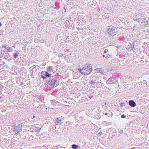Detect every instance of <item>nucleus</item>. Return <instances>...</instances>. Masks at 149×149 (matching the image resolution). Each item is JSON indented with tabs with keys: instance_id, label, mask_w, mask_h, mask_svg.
I'll return each mask as SVG.
<instances>
[{
	"instance_id": "19",
	"label": "nucleus",
	"mask_w": 149,
	"mask_h": 149,
	"mask_svg": "<svg viewBox=\"0 0 149 149\" xmlns=\"http://www.w3.org/2000/svg\"><path fill=\"white\" fill-rule=\"evenodd\" d=\"M13 51V49L11 47H9L8 49V52H12Z\"/></svg>"
},
{
	"instance_id": "32",
	"label": "nucleus",
	"mask_w": 149,
	"mask_h": 149,
	"mask_svg": "<svg viewBox=\"0 0 149 149\" xmlns=\"http://www.w3.org/2000/svg\"><path fill=\"white\" fill-rule=\"evenodd\" d=\"M146 23V24H146V23Z\"/></svg>"
},
{
	"instance_id": "13",
	"label": "nucleus",
	"mask_w": 149,
	"mask_h": 149,
	"mask_svg": "<svg viewBox=\"0 0 149 149\" xmlns=\"http://www.w3.org/2000/svg\"><path fill=\"white\" fill-rule=\"evenodd\" d=\"M72 148L73 149H78L79 146L78 145L73 144L72 145Z\"/></svg>"
},
{
	"instance_id": "15",
	"label": "nucleus",
	"mask_w": 149,
	"mask_h": 149,
	"mask_svg": "<svg viewBox=\"0 0 149 149\" xmlns=\"http://www.w3.org/2000/svg\"><path fill=\"white\" fill-rule=\"evenodd\" d=\"M19 54H17V53L15 54H13V56L15 58H17Z\"/></svg>"
},
{
	"instance_id": "21",
	"label": "nucleus",
	"mask_w": 149,
	"mask_h": 149,
	"mask_svg": "<svg viewBox=\"0 0 149 149\" xmlns=\"http://www.w3.org/2000/svg\"><path fill=\"white\" fill-rule=\"evenodd\" d=\"M96 82H95V81H91L90 82V84H93V85L95 84V83Z\"/></svg>"
},
{
	"instance_id": "24",
	"label": "nucleus",
	"mask_w": 149,
	"mask_h": 149,
	"mask_svg": "<svg viewBox=\"0 0 149 149\" xmlns=\"http://www.w3.org/2000/svg\"><path fill=\"white\" fill-rule=\"evenodd\" d=\"M124 104V103H121V104H120V106L122 107L123 106Z\"/></svg>"
},
{
	"instance_id": "2",
	"label": "nucleus",
	"mask_w": 149,
	"mask_h": 149,
	"mask_svg": "<svg viewBox=\"0 0 149 149\" xmlns=\"http://www.w3.org/2000/svg\"><path fill=\"white\" fill-rule=\"evenodd\" d=\"M22 124H20L18 125L16 127L14 128L13 131L15 133V134H18L21 131L22 129Z\"/></svg>"
},
{
	"instance_id": "22",
	"label": "nucleus",
	"mask_w": 149,
	"mask_h": 149,
	"mask_svg": "<svg viewBox=\"0 0 149 149\" xmlns=\"http://www.w3.org/2000/svg\"><path fill=\"white\" fill-rule=\"evenodd\" d=\"M134 48V46L133 45H131V47H130V48H131L132 50H133V49Z\"/></svg>"
},
{
	"instance_id": "14",
	"label": "nucleus",
	"mask_w": 149,
	"mask_h": 149,
	"mask_svg": "<svg viewBox=\"0 0 149 149\" xmlns=\"http://www.w3.org/2000/svg\"><path fill=\"white\" fill-rule=\"evenodd\" d=\"M133 20L134 21L137 22H138L139 23H140V21H139V18L138 17H135V18L134 17V19H133Z\"/></svg>"
},
{
	"instance_id": "4",
	"label": "nucleus",
	"mask_w": 149,
	"mask_h": 149,
	"mask_svg": "<svg viewBox=\"0 0 149 149\" xmlns=\"http://www.w3.org/2000/svg\"><path fill=\"white\" fill-rule=\"evenodd\" d=\"M53 76L50 77L51 82L52 83V85L54 86H56L59 84V83L57 82L56 79H55L54 78H53Z\"/></svg>"
},
{
	"instance_id": "10",
	"label": "nucleus",
	"mask_w": 149,
	"mask_h": 149,
	"mask_svg": "<svg viewBox=\"0 0 149 149\" xmlns=\"http://www.w3.org/2000/svg\"><path fill=\"white\" fill-rule=\"evenodd\" d=\"M95 70H96L98 72L101 73L102 74H104V71H103V69L102 68H97V69H95Z\"/></svg>"
},
{
	"instance_id": "7",
	"label": "nucleus",
	"mask_w": 149,
	"mask_h": 149,
	"mask_svg": "<svg viewBox=\"0 0 149 149\" xmlns=\"http://www.w3.org/2000/svg\"><path fill=\"white\" fill-rule=\"evenodd\" d=\"M61 120L60 118H57L55 119V124L57 125L60 124L61 123Z\"/></svg>"
},
{
	"instance_id": "1",
	"label": "nucleus",
	"mask_w": 149,
	"mask_h": 149,
	"mask_svg": "<svg viewBox=\"0 0 149 149\" xmlns=\"http://www.w3.org/2000/svg\"><path fill=\"white\" fill-rule=\"evenodd\" d=\"M92 66L91 64H86L82 68H79L78 70L83 75L89 74L92 71Z\"/></svg>"
},
{
	"instance_id": "6",
	"label": "nucleus",
	"mask_w": 149,
	"mask_h": 149,
	"mask_svg": "<svg viewBox=\"0 0 149 149\" xmlns=\"http://www.w3.org/2000/svg\"><path fill=\"white\" fill-rule=\"evenodd\" d=\"M143 13H140V15L139 16H138V18H139V20L140 21V23H142V19H143V18L144 17H145V15H144V14H143Z\"/></svg>"
},
{
	"instance_id": "28",
	"label": "nucleus",
	"mask_w": 149,
	"mask_h": 149,
	"mask_svg": "<svg viewBox=\"0 0 149 149\" xmlns=\"http://www.w3.org/2000/svg\"><path fill=\"white\" fill-rule=\"evenodd\" d=\"M2 25V24L1 22H0V26H1Z\"/></svg>"
},
{
	"instance_id": "3",
	"label": "nucleus",
	"mask_w": 149,
	"mask_h": 149,
	"mask_svg": "<svg viewBox=\"0 0 149 149\" xmlns=\"http://www.w3.org/2000/svg\"><path fill=\"white\" fill-rule=\"evenodd\" d=\"M107 30L108 33L110 35H112L114 34L113 36L116 34L115 30L114 27L111 26H109L107 28Z\"/></svg>"
},
{
	"instance_id": "20",
	"label": "nucleus",
	"mask_w": 149,
	"mask_h": 149,
	"mask_svg": "<svg viewBox=\"0 0 149 149\" xmlns=\"http://www.w3.org/2000/svg\"><path fill=\"white\" fill-rule=\"evenodd\" d=\"M47 84L50 86H52V82H51V78L50 79V80L48 81Z\"/></svg>"
},
{
	"instance_id": "29",
	"label": "nucleus",
	"mask_w": 149,
	"mask_h": 149,
	"mask_svg": "<svg viewBox=\"0 0 149 149\" xmlns=\"http://www.w3.org/2000/svg\"><path fill=\"white\" fill-rule=\"evenodd\" d=\"M35 116H33V118H35Z\"/></svg>"
},
{
	"instance_id": "17",
	"label": "nucleus",
	"mask_w": 149,
	"mask_h": 149,
	"mask_svg": "<svg viewBox=\"0 0 149 149\" xmlns=\"http://www.w3.org/2000/svg\"><path fill=\"white\" fill-rule=\"evenodd\" d=\"M62 133L66 131V128L65 127H63L62 128Z\"/></svg>"
},
{
	"instance_id": "8",
	"label": "nucleus",
	"mask_w": 149,
	"mask_h": 149,
	"mask_svg": "<svg viewBox=\"0 0 149 149\" xmlns=\"http://www.w3.org/2000/svg\"><path fill=\"white\" fill-rule=\"evenodd\" d=\"M129 104L130 106L133 107H134L136 106L135 102L132 100H130L129 102Z\"/></svg>"
},
{
	"instance_id": "18",
	"label": "nucleus",
	"mask_w": 149,
	"mask_h": 149,
	"mask_svg": "<svg viewBox=\"0 0 149 149\" xmlns=\"http://www.w3.org/2000/svg\"><path fill=\"white\" fill-rule=\"evenodd\" d=\"M45 75L46 77H50V74H49V73L47 72H45Z\"/></svg>"
},
{
	"instance_id": "26",
	"label": "nucleus",
	"mask_w": 149,
	"mask_h": 149,
	"mask_svg": "<svg viewBox=\"0 0 149 149\" xmlns=\"http://www.w3.org/2000/svg\"><path fill=\"white\" fill-rule=\"evenodd\" d=\"M42 78H43V79H45L46 78V77H45V76H42Z\"/></svg>"
},
{
	"instance_id": "25",
	"label": "nucleus",
	"mask_w": 149,
	"mask_h": 149,
	"mask_svg": "<svg viewBox=\"0 0 149 149\" xmlns=\"http://www.w3.org/2000/svg\"><path fill=\"white\" fill-rule=\"evenodd\" d=\"M107 51L108 50L105 49L104 51V54L105 53H106Z\"/></svg>"
},
{
	"instance_id": "5",
	"label": "nucleus",
	"mask_w": 149,
	"mask_h": 149,
	"mask_svg": "<svg viewBox=\"0 0 149 149\" xmlns=\"http://www.w3.org/2000/svg\"><path fill=\"white\" fill-rule=\"evenodd\" d=\"M117 82V80H115L114 79L113 77H111L109 78L106 81L107 84H108L109 83V84H111L112 83L115 84Z\"/></svg>"
},
{
	"instance_id": "11",
	"label": "nucleus",
	"mask_w": 149,
	"mask_h": 149,
	"mask_svg": "<svg viewBox=\"0 0 149 149\" xmlns=\"http://www.w3.org/2000/svg\"><path fill=\"white\" fill-rule=\"evenodd\" d=\"M102 83L100 82L97 81L96 82L95 84L96 86L98 88L102 86Z\"/></svg>"
},
{
	"instance_id": "16",
	"label": "nucleus",
	"mask_w": 149,
	"mask_h": 149,
	"mask_svg": "<svg viewBox=\"0 0 149 149\" xmlns=\"http://www.w3.org/2000/svg\"><path fill=\"white\" fill-rule=\"evenodd\" d=\"M70 125L69 121H66L65 123V125L66 126L69 125Z\"/></svg>"
},
{
	"instance_id": "23",
	"label": "nucleus",
	"mask_w": 149,
	"mask_h": 149,
	"mask_svg": "<svg viewBox=\"0 0 149 149\" xmlns=\"http://www.w3.org/2000/svg\"><path fill=\"white\" fill-rule=\"evenodd\" d=\"M121 117L122 118H124L126 117V116L124 114L121 115Z\"/></svg>"
},
{
	"instance_id": "9",
	"label": "nucleus",
	"mask_w": 149,
	"mask_h": 149,
	"mask_svg": "<svg viewBox=\"0 0 149 149\" xmlns=\"http://www.w3.org/2000/svg\"><path fill=\"white\" fill-rule=\"evenodd\" d=\"M142 21V23H143V22L146 23V24H144L145 26H146L147 25L149 26V23L148 24V21L145 18V17H144L143 18Z\"/></svg>"
},
{
	"instance_id": "27",
	"label": "nucleus",
	"mask_w": 149,
	"mask_h": 149,
	"mask_svg": "<svg viewBox=\"0 0 149 149\" xmlns=\"http://www.w3.org/2000/svg\"><path fill=\"white\" fill-rule=\"evenodd\" d=\"M3 47L4 48H6V46L5 45V46H4L3 45Z\"/></svg>"
},
{
	"instance_id": "12",
	"label": "nucleus",
	"mask_w": 149,
	"mask_h": 149,
	"mask_svg": "<svg viewBox=\"0 0 149 149\" xmlns=\"http://www.w3.org/2000/svg\"><path fill=\"white\" fill-rule=\"evenodd\" d=\"M53 69V67L52 66H49L47 68V70L48 71L52 72Z\"/></svg>"
},
{
	"instance_id": "31",
	"label": "nucleus",
	"mask_w": 149,
	"mask_h": 149,
	"mask_svg": "<svg viewBox=\"0 0 149 149\" xmlns=\"http://www.w3.org/2000/svg\"><path fill=\"white\" fill-rule=\"evenodd\" d=\"M103 57H104L105 56V55H103Z\"/></svg>"
},
{
	"instance_id": "30",
	"label": "nucleus",
	"mask_w": 149,
	"mask_h": 149,
	"mask_svg": "<svg viewBox=\"0 0 149 149\" xmlns=\"http://www.w3.org/2000/svg\"><path fill=\"white\" fill-rule=\"evenodd\" d=\"M107 113H105V115H107Z\"/></svg>"
}]
</instances>
